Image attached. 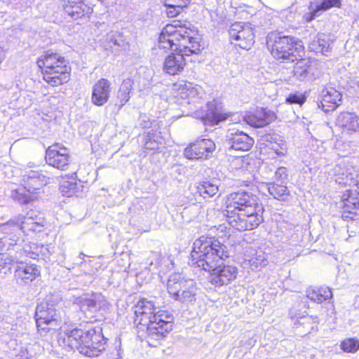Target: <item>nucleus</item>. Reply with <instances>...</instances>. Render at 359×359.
Instances as JSON below:
<instances>
[{"label": "nucleus", "mask_w": 359, "mask_h": 359, "mask_svg": "<svg viewBox=\"0 0 359 359\" xmlns=\"http://www.w3.org/2000/svg\"><path fill=\"white\" fill-rule=\"evenodd\" d=\"M228 257L225 245L215 238L203 236L194 243L189 264L209 271L210 282L221 287L236 279L238 273L236 266L224 264V259Z\"/></svg>", "instance_id": "obj_1"}, {"label": "nucleus", "mask_w": 359, "mask_h": 359, "mask_svg": "<svg viewBox=\"0 0 359 359\" xmlns=\"http://www.w3.org/2000/svg\"><path fill=\"white\" fill-rule=\"evenodd\" d=\"M107 339L102 334L100 326L90 325L87 328H75L59 339V344L64 348L77 349L80 353L88 356H98L105 350Z\"/></svg>", "instance_id": "obj_2"}, {"label": "nucleus", "mask_w": 359, "mask_h": 359, "mask_svg": "<svg viewBox=\"0 0 359 359\" xmlns=\"http://www.w3.org/2000/svg\"><path fill=\"white\" fill-rule=\"evenodd\" d=\"M266 45L271 55L281 62H294L304 53V46L301 40L280 32L268 34Z\"/></svg>", "instance_id": "obj_3"}, {"label": "nucleus", "mask_w": 359, "mask_h": 359, "mask_svg": "<svg viewBox=\"0 0 359 359\" xmlns=\"http://www.w3.org/2000/svg\"><path fill=\"white\" fill-rule=\"evenodd\" d=\"M43 226V218L31 212L26 215L18 214L6 222L0 224V231L16 241L20 237L21 233L29 234L32 232H41Z\"/></svg>", "instance_id": "obj_4"}, {"label": "nucleus", "mask_w": 359, "mask_h": 359, "mask_svg": "<svg viewBox=\"0 0 359 359\" xmlns=\"http://www.w3.org/2000/svg\"><path fill=\"white\" fill-rule=\"evenodd\" d=\"M167 289L170 295L182 303H191L196 299L197 287L191 279H184L180 273L169 276Z\"/></svg>", "instance_id": "obj_5"}, {"label": "nucleus", "mask_w": 359, "mask_h": 359, "mask_svg": "<svg viewBox=\"0 0 359 359\" xmlns=\"http://www.w3.org/2000/svg\"><path fill=\"white\" fill-rule=\"evenodd\" d=\"M24 189L13 192L12 197L20 203L27 204L36 197L35 194L48 182V178L37 171L30 170L23 177Z\"/></svg>", "instance_id": "obj_6"}, {"label": "nucleus", "mask_w": 359, "mask_h": 359, "mask_svg": "<svg viewBox=\"0 0 359 359\" xmlns=\"http://www.w3.org/2000/svg\"><path fill=\"white\" fill-rule=\"evenodd\" d=\"M263 206H258V210L250 211L225 212L228 223L239 231L251 230L257 227L262 222Z\"/></svg>", "instance_id": "obj_7"}, {"label": "nucleus", "mask_w": 359, "mask_h": 359, "mask_svg": "<svg viewBox=\"0 0 359 359\" xmlns=\"http://www.w3.org/2000/svg\"><path fill=\"white\" fill-rule=\"evenodd\" d=\"M258 206H262L258 203L255 195L246 191H238L230 194L226 201L225 212L250 211L258 210Z\"/></svg>", "instance_id": "obj_8"}, {"label": "nucleus", "mask_w": 359, "mask_h": 359, "mask_svg": "<svg viewBox=\"0 0 359 359\" xmlns=\"http://www.w3.org/2000/svg\"><path fill=\"white\" fill-rule=\"evenodd\" d=\"M189 37V29L181 25L180 21H175L174 24L167 25L162 30L158 38L159 49L173 50L180 44L182 39Z\"/></svg>", "instance_id": "obj_9"}, {"label": "nucleus", "mask_w": 359, "mask_h": 359, "mask_svg": "<svg viewBox=\"0 0 359 359\" xmlns=\"http://www.w3.org/2000/svg\"><path fill=\"white\" fill-rule=\"evenodd\" d=\"M154 323L150 327L151 339L157 344L158 341L163 339L167 334L172 330L173 316L165 311H156L153 315Z\"/></svg>", "instance_id": "obj_10"}, {"label": "nucleus", "mask_w": 359, "mask_h": 359, "mask_svg": "<svg viewBox=\"0 0 359 359\" xmlns=\"http://www.w3.org/2000/svg\"><path fill=\"white\" fill-rule=\"evenodd\" d=\"M231 42L243 49L248 50L255 43L253 29L242 22H235L229 29Z\"/></svg>", "instance_id": "obj_11"}, {"label": "nucleus", "mask_w": 359, "mask_h": 359, "mask_svg": "<svg viewBox=\"0 0 359 359\" xmlns=\"http://www.w3.org/2000/svg\"><path fill=\"white\" fill-rule=\"evenodd\" d=\"M104 301V296L99 293H93L90 297L87 295L74 297L72 299L73 304L79 306L81 312L90 321L95 320V313L103 306Z\"/></svg>", "instance_id": "obj_12"}, {"label": "nucleus", "mask_w": 359, "mask_h": 359, "mask_svg": "<svg viewBox=\"0 0 359 359\" xmlns=\"http://www.w3.org/2000/svg\"><path fill=\"white\" fill-rule=\"evenodd\" d=\"M45 159L49 165L60 170H67L71 162L68 149L58 143L46 149Z\"/></svg>", "instance_id": "obj_13"}, {"label": "nucleus", "mask_w": 359, "mask_h": 359, "mask_svg": "<svg viewBox=\"0 0 359 359\" xmlns=\"http://www.w3.org/2000/svg\"><path fill=\"white\" fill-rule=\"evenodd\" d=\"M215 149L214 142L210 139H197L187 146L184 155L188 159L204 160L208 158Z\"/></svg>", "instance_id": "obj_14"}, {"label": "nucleus", "mask_w": 359, "mask_h": 359, "mask_svg": "<svg viewBox=\"0 0 359 359\" xmlns=\"http://www.w3.org/2000/svg\"><path fill=\"white\" fill-rule=\"evenodd\" d=\"M226 146L229 151L232 149L236 151H248L253 145L254 140L248 134L229 129L226 135Z\"/></svg>", "instance_id": "obj_15"}, {"label": "nucleus", "mask_w": 359, "mask_h": 359, "mask_svg": "<svg viewBox=\"0 0 359 359\" xmlns=\"http://www.w3.org/2000/svg\"><path fill=\"white\" fill-rule=\"evenodd\" d=\"M40 275V269L36 264L16 263L14 278L20 285H25L34 280Z\"/></svg>", "instance_id": "obj_16"}, {"label": "nucleus", "mask_w": 359, "mask_h": 359, "mask_svg": "<svg viewBox=\"0 0 359 359\" xmlns=\"http://www.w3.org/2000/svg\"><path fill=\"white\" fill-rule=\"evenodd\" d=\"M172 52L168 55L164 60L163 72L170 75H177L182 73L187 64L186 53L180 50H172Z\"/></svg>", "instance_id": "obj_17"}, {"label": "nucleus", "mask_w": 359, "mask_h": 359, "mask_svg": "<svg viewBox=\"0 0 359 359\" xmlns=\"http://www.w3.org/2000/svg\"><path fill=\"white\" fill-rule=\"evenodd\" d=\"M341 0H313L310 3L309 12L306 13L304 18L306 22H311L323 13L333 8H340Z\"/></svg>", "instance_id": "obj_18"}, {"label": "nucleus", "mask_w": 359, "mask_h": 359, "mask_svg": "<svg viewBox=\"0 0 359 359\" xmlns=\"http://www.w3.org/2000/svg\"><path fill=\"white\" fill-rule=\"evenodd\" d=\"M71 67L68 65H60L55 69L42 70L43 79L52 86H58L67 83L70 79Z\"/></svg>", "instance_id": "obj_19"}, {"label": "nucleus", "mask_w": 359, "mask_h": 359, "mask_svg": "<svg viewBox=\"0 0 359 359\" xmlns=\"http://www.w3.org/2000/svg\"><path fill=\"white\" fill-rule=\"evenodd\" d=\"M57 312L53 305H50L48 302H43L38 304L36 309V323L39 330H46V327L43 325H50L56 320Z\"/></svg>", "instance_id": "obj_20"}, {"label": "nucleus", "mask_w": 359, "mask_h": 359, "mask_svg": "<svg viewBox=\"0 0 359 359\" xmlns=\"http://www.w3.org/2000/svg\"><path fill=\"white\" fill-rule=\"evenodd\" d=\"M111 93V83L106 79H100L93 87L91 101L96 106L107 102Z\"/></svg>", "instance_id": "obj_21"}, {"label": "nucleus", "mask_w": 359, "mask_h": 359, "mask_svg": "<svg viewBox=\"0 0 359 359\" xmlns=\"http://www.w3.org/2000/svg\"><path fill=\"white\" fill-rule=\"evenodd\" d=\"M335 125L348 134L359 131V117L354 113L344 111L336 118Z\"/></svg>", "instance_id": "obj_22"}, {"label": "nucleus", "mask_w": 359, "mask_h": 359, "mask_svg": "<svg viewBox=\"0 0 359 359\" xmlns=\"http://www.w3.org/2000/svg\"><path fill=\"white\" fill-rule=\"evenodd\" d=\"M244 118L248 125L262 128L272 122L276 118V114L266 109L259 108L254 114L246 115Z\"/></svg>", "instance_id": "obj_23"}, {"label": "nucleus", "mask_w": 359, "mask_h": 359, "mask_svg": "<svg viewBox=\"0 0 359 359\" xmlns=\"http://www.w3.org/2000/svg\"><path fill=\"white\" fill-rule=\"evenodd\" d=\"M341 94L333 88L324 89L322 92V100L319 107L325 112L334 110L341 103Z\"/></svg>", "instance_id": "obj_24"}, {"label": "nucleus", "mask_w": 359, "mask_h": 359, "mask_svg": "<svg viewBox=\"0 0 359 359\" xmlns=\"http://www.w3.org/2000/svg\"><path fill=\"white\" fill-rule=\"evenodd\" d=\"M228 115L221 107L217 106L215 102L207 104L205 114L202 117L204 125L215 126L225 121Z\"/></svg>", "instance_id": "obj_25"}, {"label": "nucleus", "mask_w": 359, "mask_h": 359, "mask_svg": "<svg viewBox=\"0 0 359 359\" xmlns=\"http://www.w3.org/2000/svg\"><path fill=\"white\" fill-rule=\"evenodd\" d=\"M135 318L134 320V323L137 325V327L140 330L146 332L149 344L151 346H156L157 344L155 343L154 339H151L149 330L150 327H151V324L154 323L153 314L142 311H135Z\"/></svg>", "instance_id": "obj_26"}, {"label": "nucleus", "mask_w": 359, "mask_h": 359, "mask_svg": "<svg viewBox=\"0 0 359 359\" xmlns=\"http://www.w3.org/2000/svg\"><path fill=\"white\" fill-rule=\"evenodd\" d=\"M37 65L42 70H49L58 68L60 65H68V62L64 57L48 50L38 59Z\"/></svg>", "instance_id": "obj_27"}, {"label": "nucleus", "mask_w": 359, "mask_h": 359, "mask_svg": "<svg viewBox=\"0 0 359 359\" xmlns=\"http://www.w3.org/2000/svg\"><path fill=\"white\" fill-rule=\"evenodd\" d=\"M64 11L72 18L77 20L82 17L89 16L93 13V7L83 1H68L64 6Z\"/></svg>", "instance_id": "obj_28"}, {"label": "nucleus", "mask_w": 359, "mask_h": 359, "mask_svg": "<svg viewBox=\"0 0 359 359\" xmlns=\"http://www.w3.org/2000/svg\"><path fill=\"white\" fill-rule=\"evenodd\" d=\"M309 48L311 51L327 55L330 51V39L324 33H318L311 39L309 43Z\"/></svg>", "instance_id": "obj_29"}, {"label": "nucleus", "mask_w": 359, "mask_h": 359, "mask_svg": "<svg viewBox=\"0 0 359 359\" xmlns=\"http://www.w3.org/2000/svg\"><path fill=\"white\" fill-rule=\"evenodd\" d=\"M191 30L189 29V37L184 36L180 44L174 50H180L186 53V57H189L191 54H198L200 52V44L197 39L191 35Z\"/></svg>", "instance_id": "obj_30"}, {"label": "nucleus", "mask_w": 359, "mask_h": 359, "mask_svg": "<svg viewBox=\"0 0 359 359\" xmlns=\"http://www.w3.org/2000/svg\"><path fill=\"white\" fill-rule=\"evenodd\" d=\"M306 296L314 302L322 303L330 299L332 297V292L328 287H320L307 290Z\"/></svg>", "instance_id": "obj_31"}, {"label": "nucleus", "mask_w": 359, "mask_h": 359, "mask_svg": "<svg viewBox=\"0 0 359 359\" xmlns=\"http://www.w3.org/2000/svg\"><path fill=\"white\" fill-rule=\"evenodd\" d=\"M217 182V180L202 182L197 187V192L204 199L212 198L219 192V185Z\"/></svg>", "instance_id": "obj_32"}, {"label": "nucleus", "mask_w": 359, "mask_h": 359, "mask_svg": "<svg viewBox=\"0 0 359 359\" xmlns=\"http://www.w3.org/2000/svg\"><path fill=\"white\" fill-rule=\"evenodd\" d=\"M163 142L161 132L157 130H151L144 137V148L147 150H158Z\"/></svg>", "instance_id": "obj_33"}, {"label": "nucleus", "mask_w": 359, "mask_h": 359, "mask_svg": "<svg viewBox=\"0 0 359 359\" xmlns=\"http://www.w3.org/2000/svg\"><path fill=\"white\" fill-rule=\"evenodd\" d=\"M300 306V304H298L297 306L292 307L290 310L289 315L292 320H294V324L297 325H303L304 328L306 329L304 330V334L309 333L310 327L309 326L311 322V318L310 316H304L302 313L299 312L297 307Z\"/></svg>", "instance_id": "obj_34"}, {"label": "nucleus", "mask_w": 359, "mask_h": 359, "mask_svg": "<svg viewBox=\"0 0 359 359\" xmlns=\"http://www.w3.org/2000/svg\"><path fill=\"white\" fill-rule=\"evenodd\" d=\"M296 62L293 69L294 76L299 81H304L309 75L311 62L306 59H302V57Z\"/></svg>", "instance_id": "obj_35"}, {"label": "nucleus", "mask_w": 359, "mask_h": 359, "mask_svg": "<svg viewBox=\"0 0 359 359\" xmlns=\"http://www.w3.org/2000/svg\"><path fill=\"white\" fill-rule=\"evenodd\" d=\"M179 90H181L180 95L182 98H187L190 100L201 97V88L195 86L192 83L179 84Z\"/></svg>", "instance_id": "obj_36"}, {"label": "nucleus", "mask_w": 359, "mask_h": 359, "mask_svg": "<svg viewBox=\"0 0 359 359\" xmlns=\"http://www.w3.org/2000/svg\"><path fill=\"white\" fill-rule=\"evenodd\" d=\"M133 81L131 79H126L122 82L117 93V98L119 100V108H121L129 100L130 93L133 89Z\"/></svg>", "instance_id": "obj_37"}, {"label": "nucleus", "mask_w": 359, "mask_h": 359, "mask_svg": "<svg viewBox=\"0 0 359 359\" xmlns=\"http://www.w3.org/2000/svg\"><path fill=\"white\" fill-rule=\"evenodd\" d=\"M268 191L274 198L286 201L290 195L287 187L279 184L271 183L268 185Z\"/></svg>", "instance_id": "obj_38"}, {"label": "nucleus", "mask_w": 359, "mask_h": 359, "mask_svg": "<svg viewBox=\"0 0 359 359\" xmlns=\"http://www.w3.org/2000/svg\"><path fill=\"white\" fill-rule=\"evenodd\" d=\"M252 268L257 269L266 266L268 264L266 255L262 250L257 251L255 255L249 260Z\"/></svg>", "instance_id": "obj_39"}, {"label": "nucleus", "mask_w": 359, "mask_h": 359, "mask_svg": "<svg viewBox=\"0 0 359 359\" xmlns=\"http://www.w3.org/2000/svg\"><path fill=\"white\" fill-rule=\"evenodd\" d=\"M60 191L63 196L70 197L78 192L79 187L78 184L72 181H64L60 185Z\"/></svg>", "instance_id": "obj_40"}, {"label": "nucleus", "mask_w": 359, "mask_h": 359, "mask_svg": "<svg viewBox=\"0 0 359 359\" xmlns=\"http://www.w3.org/2000/svg\"><path fill=\"white\" fill-rule=\"evenodd\" d=\"M340 346L344 352L355 353L359 349V340L355 338H348L342 341Z\"/></svg>", "instance_id": "obj_41"}, {"label": "nucleus", "mask_w": 359, "mask_h": 359, "mask_svg": "<svg viewBox=\"0 0 359 359\" xmlns=\"http://www.w3.org/2000/svg\"><path fill=\"white\" fill-rule=\"evenodd\" d=\"M157 308L151 301H147V299H142L139 301L135 306V311H145L153 315L156 313Z\"/></svg>", "instance_id": "obj_42"}, {"label": "nucleus", "mask_w": 359, "mask_h": 359, "mask_svg": "<svg viewBox=\"0 0 359 359\" xmlns=\"http://www.w3.org/2000/svg\"><path fill=\"white\" fill-rule=\"evenodd\" d=\"M109 43L111 48L116 46L117 48H116V50H118V48L126 49L128 47V43L126 41L123 36L120 34L112 35Z\"/></svg>", "instance_id": "obj_43"}, {"label": "nucleus", "mask_w": 359, "mask_h": 359, "mask_svg": "<svg viewBox=\"0 0 359 359\" xmlns=\"http://www.w3.org/2000/svg\"><path fill=\"white\" fill-rule=\"evenodd\" d=\"M345 194L343 196V203L346 211L352 212V210L359 208V199L358 198L351 197V196L345 198Z\"/></svg>", "instance_id": "obj_44"}, {"label": "nucleus", "mask_w": 359, "mask_h": 359, "mask_svg": "<svg viewBox=\"0 0 359 359\" xmlns=\"http://www.w3.org/2000/svg\"><path fill=\"white\" fill-rule=\"evenodd\" d=\"M306 101V98L302 95L290 94L287 98L286 102L290 104H303Z\"/></svg>", "instance_id": "obj_45"}, {"label": "nucleus", "mask_w": 359, "mask_h": 359, "mask_svg": "<svg viewBox=\"0 0 359 359\" xmlns=\"http://www.w3.org/2000/svg\"><path fill=\"white\" fill-rule=\"evenodd\" d=\"M11 259L7 255L0 254V273L4 269H11Z\"/></svg>", "instance_id": "obj_46"}, {"label": "nucleus", "mask_w": 359, "mask_h": 359, "mask_svg": "<svg viewBox=\"0 0 359 359\" xmlns=\"http://www.w3.org/2000/svg\"><path fill=\"white\" fill-rule=\"evenodd\" d=\"M190 1L191 0H165V6L187 7Z\"/></svg>", "instance_id": "obj_47"}, {"label": "nucleus", "mask_w": 359, "mask_h": 359, "mask_svg": "<svg viewBox=\"0 0 359 359\" xmlns=\"http://www.w3.org/2000/svg\"><path fill=\"white\" fill-rule=\"evenodd\" d=\"M276 178L278 181H280L281 183H283L287 177V169L285 167L278 168L276 172Z\"/></svg>", "instance_id": "obj_48"}, {"label": "nucleus", "mask_w": 359, "mask_h": 359, "mask_svg": "<svg viewBox=\"0 0 359 359\" xmlns=\"http://www.w3.org/2000/svg\"><path fill=\"white\" fill-rule=\"evenodd\" d=\"M167 7V15L169 18H174L181 13L184 7H178L175 6H165Z\"/></svg>", "instance_id": "obj_49"}, {"label": "nucleus", "mask_w": 359, "mask_h": 359, "mask_svg": "<svg viewBox=\"0 0 359 359\" xmlns=\"http://www.w3.org/2000/svg\"><path fill=\"white\" fill-rule=\"evenodd\" d=\"M16 358L18 359H31L32 354L29 353L27 348L21 347L16 354Z\"/></svg>", "instance_id": "obj_50"}, {"label": "nucleus", "mask_w": 359, "mask_h": 359, "mask_svg": "<svg viewBox=\"0 0 359 359\" xmlns=\"http://www.w3.org/2000/svg\"><path fill=\"white\" fill-rule=\"evenodd\" d=\"M34 245H35V247H34L35 251L32 252V255L30 256V257L32 258V259H35L36 258L33 255L39 256V253H41L43 255H46V252L48 251L47 247H45V246H43V245L39 246V245H36L35 244H34Z\"/></svg>", "instance_id": "obj_51"}, {"label": "nucleus", "mask_w": 359, "mask_h": 359, "mask_svg": "<svg viewBox=\"0 0 359 359\" xmlns=\"http://www.w3.org/2000/svg\"><path fill=\"white\" fill-rule=\"evenodd\" d=\"M85 257V255H84L83 253H82V252H81V253H80V255H79V257H80L81 259H83V257Z\"/></svg>", "instance_id": "obj_52"}, {"label": "nucleus", "mask_w": 359, "mask_h": 359, "mask_svg": "<svg viewBox=\"0 0 359 359\" xmlns=\"http://www.w3.org/2000/svg\"><path fill=\"white\" fill-rule=\"evenodd\" d=\"M149 125V122H145V123L144 124L143 127L146 128V127H147Z\"/></svg>", "instance_id": "obj_53"}, {"label": "nucleus", "mask_w": 359, "mask_h": 359, "mask_svg": "<svg viewBox=\"0 0 359 359\" xmlns=\"http://www.w3.org/2000/svg\"><path fill=\"white\" fill-rule=\"evenodd\" d=\"M48 325H45V324L43 325V327H46L48 328L46 331H48L49 330L50 328L48 327Z\"/></svg>", "instance_id": "obj_54"}, {"label": "nucleus", "mask_w": 359, "mask_h": 359, "mask_svg": "<svg viewBox=\"0 0 359 359\" xmlns=\"http://www.w3.org/2000/svg\"><path fill=\"white\" fill-rule=\"evenodd\" d=\"M356 186H357V187H358V188L359 189V178L357 180Z\"/></svg>", "instance_id": "obj_55"}]
</instances>
